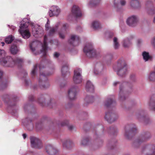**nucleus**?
Returning <instances> with one entry per match:
<instances>
[{
    "label": "nucleus",
    "mask_w": 155,
    "mask_h": 155,
    "mask_svg": "<svg viewBox=\"0 0 155 155\" xmlns=\"http://www.w3.org/2000/svg\"><path fill=\"white\" fill-rule=\"evenodd\" d=\"M5 51L0 49V63L4 66L12 67L15 65H19L23 62V60L20 58H17L14 60L10 57L5 58Z\"/></svg>",
    "instance_id": "nucleus-1"
},
{
    "label": "nucleus",
    "mask_w": 155,
    "mask_h": 155,
    "mask_svg": "<svg viewBox=\"0 0 155 155\" xmlns=\"http://www.w3.org/2000/svg\"><path fill=\"white\" fill-rule=\"evenodd\" d=\"M113 68L114 70L117 72V74L120 77L124 76L127 73V64L123 60H119Z\"/></svg>",
    "instance_id": "nucleus-2"
},
{
    "label": "nucleus",
    "mask_w": 155,
    "mask_h": 155,
    "mask_svg": "<svg viewBox=\"0 0 155 155\" xmlns=\"http://www.w3.org/2000/svg\"><path fill=\"white\" fill-rule=\"evenodd\" d=\"M84 51L86 55L89 58L96 57L97 54L95 50L93 48L92 45L91 43H88L85 45L84 48Z\"/></svg>",
    "instance_id": "nucleus-3"
},
{
    "label": "nucleus",
    "mask_w": 155,
    "mask_h": 155,
    "mask_svg": "<svg viewBox=\"0 0 155 155\" xmlns=\"http://www.w3.org/2000/svg\"><path fill=\"white\" fill-rule=\"evenodd\" d=\"M29 22H26L24 24L21 23L18 30L22 37L25 39H27L30 36V33L29 29L27 28Z\"/></svg>",
    "instance_id": "nucleus-4"
},
{
    "label": "nucleus",
    "mask_w": 155,
    "mask_h": 155,
    "mask_svg": "<svg viewBox=\"0 0 155 155\" xmlns=\"http://www.w3.org/2000/svg\"><path fill=\"white\" fill-rule=\"evenodd\" d=\"M119 116L117 113L114 110H110L106 114L105 119L108 123H111L117 120Z\"/></svg>",
    "instance_id": "nucleus-5"
},
{
    "label": "nucleus",
    "mask_w": 155,
    "mask_h": 155,
    "mask_svg": "<svg viewBox=\"0 0 155 155\" xmlns=\"http://www.w3.org/2000/svg\"><path fill=\"white\" fill-rule=\"evenodd\" d=\"M139 21V18L136 15H133L129 16L127 19L126 23L129 26L134 27L136 26Z\"/></svg>",
    "instance_id": "nucleus-6"
},
{
    "label": "nucleus",
    "mask_w": 155,
    "mask_h": 155,
    "mask_svg": "<svg viewBox=\"0 0 155 155\" xmlns=\"http://www.w3.org/2000/svg\"><path fill=\"white\" fill-rule=\"evenodd\" d=\"M73 80L76 84H80L82 82L81 71L80 69L77 68L74 71Z\"/></svg>",
    "instance_id": "nucleus-7"
},
{
    "label": "nucleus",
    "mask_w": 155,
    "mask_h": 155,
    "mask_svg": "<svg viewBox=\"0 0 155 155\" xmlns=\"http://www.w3.org/2000/svg\"><path fill=\"white\" fill-rule=\"evenodd\" d=\"M142 152L146 155H155V146L148 145L142 148Z\"/></svg>",
    "instance_id": "nucleus-8"
},
{
    "label": "nucleus",
    "mask_w": 155,
    "mask_h": 155,
    "mask_svg": "<svg viewBox=\"0 0 155 155\" xmlns=\"http://www.w3.org/2000/svg\"><path fill=\"white\" fill-rule=\"evenodd\" d=\"M77 88L76 86H72L69 89L67 95L68 98L71 100H74L76 97Z\"/></svg>",
    "instance_id": "nucleus-9"
},
{
    "label": "nucleus",
    "mask_w": 155,
    "mask_h": 155,
    "mask_svg": "<svg viewBox=\"0 0 155 155\" xmlns=\"http://www.w3.org/2000/svg\"><path fill=\"white\" fill-rule=\"evenodd\" d=\"M31 146L32 147L38 149H40L42 147V145L38 138L31 137L30 138Z\"/></svg>",
    "instance_id": "nucleus-10"
},
{
    "label": "nucleus",
    "mask_w": 155,
    "mask_h": 155,
    "mask_svg": "<svg viewBox=\"0 0 155 155\" xmlns=\"http://www.w3.org/2000/svg\"><path fill=\"white\" fill-rule=\"evenodd\" d=\"M47 79L45 77V74L40 73V78L39 79V82L42 86V87L44 88H46L49 86V84L47 81Z\"/></svg>",
    "instance_id": "nucleus-11"
},
{
    "label": "nucleus",
    "mask_w": 155,
    "mask_h": 155,
    "mask_svg": "<svg viewBox=\"0 0 155 155\" xmlns=\"http://www.w3.org/2000/svg\"><path fill=\"white\" fill-rule=\"evenodd\" d=\"M117 84H120L119 99L121 101H123L126 99V97L125 96V93H124L123 91V86L124 85L125 83L120 84L119 82L117 81L113 83V85L114 86H116Z\"/></svg>",
    "instance_id": "nucleus-12"
},
{
    "label": "nucleus",
    "mask_w": 155,
    "mask_h": 155,
    "mask_svg": "<svg viewBox=\"0 0 155 155\" xmlns=\"http://www.w3.org/2000/svg\"><path fill=\"white\" fill-rule=\"evenodd\" d=\"M32 27V31L34 36L43 33L42 28L37 25H34L33 23L30 24Z\"/></svg>",
    "instance_id": "nucleus-13"
},
{
    "label": "nucleus",
    "mask_w": 155,
    "mask_h": 155,
    "mask_svg": "<svg viewBox=\"0 0 155 155\" xmlns=\"http://www.w3.org/2000/svg\"><path fill=\"white\" fill-rule=\"evenodd\" d=\"M60 12V10L58 7L53 6L50 8L48 14L50 17L53 16H58Z\"/></svg>",
    "instance_id": "nucleus-14"
},
{
    "label": "nucleus",
    "mask_w": 155,
    "mask_h": 155,
    "mask_svg": "<svg viewBox=\"0 0 155 155\" xmlns=\"http://www.w3.org/2000/svg\"><path fill=\"white\" fill-rule=\"evenodd\" d=\"M46 150V152L51 155H58L59 154L58 150L51 145L47 146Z\"/></svg>",
    "instance_id": "nucleus-15"
},
{
    "label": "nucleus",
    "mask_w": 155,
    "mask_h": 155,
    "mask_svg": "<svg viewBox=\"0 0 155 155\" xmlns=\"http://www.w3.org/2000/svg\"><path fill=\"white\" fill-rule=\"evenodd\" d=\"M79 38L77 36L73 35L71 36L70 39L69 41L70 43L73 46H76L78 45Z\"/></svg>",
    "instance_id": "nucleus-16"
},
{
    "label": "nucleus",
    "mask_w": 155,
    "mask_h": 155,
    "mask_svg": "<svg viewBox=\"0 0 155 155\" xmlns=\"http://www.w3.org/2000/svg\"><path fill=\"white\" fill-rule=\"evenodd\" d=\"M72 12L73 14L77 17L81 16L82 14L78 6H74L72 8Z\"/></svg>",
    "instance_id": "nucleus-17"
},
{
    "label": "nucleus",
    "mask_w": 155,
    "mask_h": 155,
    "mask_svg": "<svg viewBox=\"0 0 155 155\" xmlns=\"http://www.w3.org/2000/svg\"><path fill=\"white\" fill-rule=\"evenodd\" d=\"M132 45V43L128 38H126L123 39L122 41V45L125 48H128L130 47Z\"/></svg>",
    "instance_id": "nucleus-18"
},
{
    "label": "nucleus",
    "mask_w": 155,
    "mask_h": 155,
    "mask_svg": "<svg viewBox=\"0 0 155 155\" xmlns=\"http://www.w3.org/2000/svg\"><path fill=\"white\" fill-rule=\"evenodd\" d=\"M103 70V66L101 64H97L94 69V73L96 74H99L102 72Z\"/></svg>",
    "instance_id": "nucleus-19"
},
{
    "label": "nucleus",
    "mask_w": 155,
    "mask_h": 155,
    "mask_svg": "<svg viewBox=\"0 0 155 155\" xmlns=\"http://www.w3.org/2000/svg\"><path fill=\"white\" fill-rule=\"evenodd\" d=\"M130 6L134 8H138L141 6L139 0H132L130 2Z\"/></svg>",
    "instance_id": "nucleus-20"
},
{
    "label": "nucleus",
    "mask_w": 155,
    "mask_h": 155,
    "mask_svg": "<svg viewBox=\"0 0 155 155\" xmlns=\"http://www.w3.org/2000/svg\"><path fill=\"white\" fill-rule=\"evenodd\" d=\"M86 89L87 91L91 92H93L94 90V87L92 83L90 81L87 82L86 85Z\"/></svg>",
    "instance_id": "nucleus-21"
},
{
    "label": "nucleus",
    "mask_w": 155,
    "mask_h": 155,
    "mask_svg": "<svg viewBox=\"0 0 155 155\" xmlns=\"http://www.w3.org/2000/svg\"><path fill=\"white\" fill-rule=\"evenodd\" d=\"M47 39V36H45L44 38V44L42 46V49L41 50V52L43 53V54L44 55H46L47 50V44L46 42Z\"/></svg>",
    "instance_id": "nucleus-22"
},
{
    "label": "nucleus",
    "mask_w": 155,
    "mask_h": 155,
    "mask_svg": "<svg viewBox=\"0 0 155 155\" xmlns=\"http://www.w3.org/2000/svg\"><path fill=\"white\" fill-rule=\"evenodd\" d=\"M149 137L148 138L142 137L137 139L134 143V145L136 147H138L140 145L141 143L149 139Z\"/></svg>",
    "instance_id": "nucleus-23"
},
{
    "label": "nucleus",
    "mask_w": 155,
    "mask_h": 155,
    "mask_svg": "<svg viewBox=\"0 0 155 155\" xmlns=\"http://www.w3.org/2000/svg\"><path fill=\"white\" fill-rule=\"evenodd\" d=\"M68 66L67 64L62 67L61 71L63 76H65L66 74L68 73Z\"/></svg>",
    "instance_id": "nucleus-24"
},
{
    "label": "nucleus",
    "mask_w": 155,
    "mask_h": 155,
    "mask_svg": "<svg viewBox=\"0 0 155 155\" xmlns=\"http://www.w3.org/2000/svg\"><path fill=\"white\" fill-rule=\"evenodd\" d=\"M119 3L121 5L123 6L125 5L126 2L124 0H114V4L115 6L116 7H118Z\"/></svg>",
    "instance_id": "nucleus-25"
},
{
    "label": "nucleus",
    "mask_w": 155,
    "mask_h": 155,
    "mask_svg": "<svg viewBox=\"0 0 155 155\" xmlns=\"http://www.w3.org/2000/svg\"><path fill=\"white\" fill-rule=\"evenodd\" d=\"M11 53L15 54L17 53L18 51V49L17 47L15 45H12L10 48Z\"/></svg>",
    "instance_id": "nucleus-26"
},
{
    "label": "nucleus",
    "mask_w": 155,
    "mask_h": 155,
    "mask_svg": "<svg viewBox=\"0 0 155 155\" xmlns=\"http://www.w3.org/2000/svg\"><path fill=\"white\" fill-rule=\"evenodd\" d=\"M92 27L95 29L100 28L101 27V25L99 21H93L91 24Z\"/></svg>",
    "instance_id": "nucleus-27"
},
{
    "label": "nucleus",
    "mask_w": 155,
    "mask_h": 155,
    "mask_svg": "<svg viewBox=\"0 0 155 155\" xmlns=\"http://www.w3.org/2000/svg\"><path fill=\"white\" fill-rule=\"evenodd\" d=\"M39 45H41V43L37 41H33L30 45L31 49L32 51H34L35 50V46Z\"/></svg>",
    "instance_id": "nucleus-28"
},
{
    "label": "nucleus",
    "mask_w": 155,
    "mask_h": 155,
    "mask_svg": "<svg viewBox=\"0 0 155 155\" xmlns=\"http://www.w3.org/2000/svg\"><path fill=\"white\" fill-rule=\"evenodd\" d=\"M148 79L151 81L155 80V70L151 72L148 76Z\"/></svg>",
    "instance_id": "nucleus-29"
},
{
    "label": "nucleus",
    "mask_w": 155,
    "mask_h": 155,
    "mask_svg": "<svg viewBox=\"0 0 155 155\" xmlns=\"http://www.w3.org/2000/svg\"><path fill=\"white\" fill-rule=\"evenodd\" d=\"M14 39V37L11 35H10L5 38V42L6 43L9 44L11 43Z\"/></svg>",
    "instance_id": "nucleus-30"
},
{
    "label": "nucleus",
    "mask_w": 155,
    "mask_h": 155,
    "mask_svg": "<svg viewBox=\"0 0 155 155\" xmlns=\"http://www.w3.org/2000/svg\"><path fill=\"white\" fill-rule=\"evenodd\" d=\"M94 100V97L91 96H87L85 98V101L87 103H92Z\"/></svg>",
    "instance_id": "nucleus-31"
},
{
    "label": "nucleus",
    "mask_w": 155,
    "mask_h": 155,
    "mask_svg": "<svg viewBox=\"0 0 155 155\" xmlns=\"http://www.w3.org/2000/svg\"><path fill=\"white\" fill-rule=\"evenodd\" d=\"M142 56L143 59L145 61H147L150 58V56L149 55V53L145 51L143 52V53Z\"/></svg>",
    "instance_id": "nucleus-32"
},
{
    "label": "nucleus",
    "mask_w": 155,
    "mask_h": 155,
    "mask_svg": "<svg viewBox=\"0 0 155 155\" xmlns=\"http://www.w3.org/2000/svg\"><path fill=\"white\" fill-rule=\"evenodd\" d=\"M114 49H117L119 48L120 46L118 42L117 39L116 38H114Z\"/></svg>",
    "instance_id": "nucleus-33"
},
{
    "label": "nucleus",
    "mask_w": 155,
    "mask_h": 155,
    "mask_svg": "<svg viewBox=\"0 0 155 155\" xmlns=\"http://www.w3.org/2000/svg\"><path fill=\"white\" fill-rule=\"evenodd\" d=\"M45 101V97L44 95H41L38 98V103L42 105Z\"/></svg>",
    "instance_id": "nucleus-34"
},
{
    "label": "nucleus",
    "mask_w": 155,
    "mask_h": 155,
    "mask_svg": "<svg viewBox=\"0 0 155 155\" xmlns=\"http://www.w3.org/2000/svg\"><path fill=\"white\" fill-rule=\"evenodd\" d=\"M115 103V101H113V100L109 98L105 102L104 104L105 106L107 107H108L111 104Z\"/></svg>",
    "instance_id": "nucleus-35"
},
{
    "label": "nucleus",
    "mask_w": 155,
    "mask_h": 155,
    "mask_svg": "<svg viewBox=\"0 0 155 155\" xmlns=\"http://www.w3.org/2000/svg\"><path fill=\"white\" fill-rule=\"evenodd\" d=\"M149 106L151 109L155 110V100L153 99H150Z\"/></svg>",
    "instance_id": "nucleus-36"
},
{
    "label": "nucleus",
    "mask_w": 155,
    "mask_h": 155,
    "mask_svg": "<svg viewBox=\"0 0 155 155\" xmlns=\"http://www.w3.org/2000/svg\"><path fill=\"white\" fill-rule=\"evenodd\" d=\"M101 1V0H92L90 2V5L92 6H94L99 4Z\"/></svg>",
    "instance_id": "nucleus-37"
},
{
    "label": "nucleus",
    "mask_w": 155,
    "mask_h": 155,
    "mask_svg": "<svg viewBox=\"0 0 155 155\" xmlns=\"http://www.w3.org/2000/svg\"><path fill=\"white\" fill-rule=\"evenodd\" d=\"M57 27H53L51 29L49 32V35H53L57 30Z\"/></svg>",
    "instance_id": "nucleus-38"
},
{
    "label": "nucleus",
    "mask_w": 155,
    "mask_h": 155,
    "mask_svg": "<svg viewBox=\"0 0 155 155\" xmlns=\"http://www.w3.org/2000/svg\"><path fill=\"white\" fill-rule=\"evenodd\" d=\"M37 68V65H36L34 66V67L31 72V75L32 76H34L35 74V73Z\"/></svg>",
    "instance_id": "nucleus-39"
},
{
    "label": "nucleus",
    "mask_w": 155,
    "mask_h": 155,
    "mask_svg": "<svg viewBox=\"0 0 155 155\" xmlns=\"http://www.w3.org/2000/svg\"><path fill=\"white\" fill-rule=\"evenodd\" d=\"M88 141V140L87 138L84 139L82 140L81 144L83 145H86Z\"/></svg>",
    "instance_id": "nucleus-40"
},
{
    "label": "nucleus",
    "mask_w": 155,
    "mask_h": 155,
    "mask_svg": "<svg viewBox=\"0 0 155 155\" xmlns=\"http://www.w3.org/2000/svg\"><path fill=\"white\" fill-rule=\"evenodd\" d=\"M63 147H66L67 144L68 143V141L67 140H63L62 141Z\"/></svg>",
    "instance_id": "nucleus-41"
},
{
    "label": "nucleus",
    "mask_w": 155,
    "mask_h": 155,
    "mask_svg": "<svg viewBox=\"0 0 155 155\" xmlns=\"http://www.w3.org/2000/svg\"><path fill=\"white\" fill-rule=\"evenodd\" d=\"M151 43L154 47L155 48V37H154L152 39L151 41Z\"/></svg>",
    "instance_id": "nucleus-42"
},
{
    "label": "nucleus",
    "mask_w": 155,
    "mask_h": 155,
    "mask_svg": "<svg viewBox=\"0 0 155 155\" xmlns=\"http://www.w3.org/2000/svg\"><path fill=\"white\" fill-rule=\"evenodd\" d=\"M68 26L67 24L66 23L64 24L63 25L62 29L63 30H65L66 28L68 27Z\"/></svg>",
    "instance_id": "nucleus-43"
},
{
    "label": "nucleus",
    "mask_w": 155,
    "mask_h": 155,
    "mask_svg": "<svg viewBox=\"0 0 155 155\" xmlns=\"http://www.w3.org/2000/svg\"><path fill=\"white\" fill-rule=\"evenodd\" d=\"M59 37L60 38L63 39L64 38L65 36L64 34H63L61 32H60L59 33Z\"/></svg>",
    "instance_id": "nucleus-44"
},
{
    "label": "nucleus",
    "mask_w": 155,
    "mask_h": 155,
    "mask_svg": "<svg viewBox=\"0 0 155 155\" xmlns=\"http://www.w3.org/2000/svg\"><path fill=\"white\" fill-rule=\"evenodd\" d=\"M130 78L133 80H134L135 79L136 77L134 74H132L130 76Z\"/></svg>",
    "instance_id": "nucleus-45"
},
{
    "label": "nucleus",
    "mask_w": 155,
    "mask_h": 155,
    "mask_svg": "<svg viewBox=\"0 0 155 155\" xmlns=\"http://www.w3.org/2000/svg\"><path fill=\"white\" fill-rule=\"evenodd\" d=\"M66 84V82H64V83L62 81H61V83L60 84V86L61 87H63Z\"/></svg>",
    "instance_id": "nucleus-46"
},
{
    "label": "nucleus",
    "mask_w": 155,
    "mask_h": 155,
    "mask_svg": "<svg viewBox=\"0 0 155 155\" xmlns=\"http://www.w3.org/2000/svg\"><path fill=\"white\" fill-rule=\"evenodd\" d=\"M59 55V54L57 52H55L54 54V56L55 58H58Z\"/></svg>",
    "instance_id": "nucleus-47"
},
{
    "label": "nucleus",
    "mask_w": 155,
    "mask_h": 155,
    "mask_svg": "<svg viewBox=\"0 0 155 155\" xmlns=\"http://www.w3.org/2000/svg\"><path fill=\"white\" fill-rule=\"evenodd\" d=\"M49 25H48V24H46L45 25L46 30H48L49 29Z\"/></svg>",
    "instance_id": "nucleus-48"
},
{
    "label": "nucleus",
    "mask_w": 155,
    "mask_h": 155,
    "mask_svg": "<svg viewBox=\"0 0 155 155\" xmlns=\"http://www.w3.org/2000/svg\"><path fill=\"white\" fill-rule=\"evenodd\" d=\"M136 130V128H133V129H132L130 130V133L132 132L133 131L135 130Z\"/></svg>",
    "instance_id": "nucleus-49"
},
{
    "label": "nucleus",
    "mask_w": 155,
    "mask_h": 155,
    "mask_svg": "<svg viewBox=\"0 0 155 155\" xmlns=\"http://www.w3.org/2000/svg\"><path fill=\"white\" fill-rule=\"evenodd\" d=\"M30 125H31V128H29V130H32L33 129V125H32V124L31 123L30 124Z\"/></svg>",
    "instance_id": "nucleus-50"
},
{
    "label": "nucleus",
    "mask_w": 155,
    "mask_h": 155,
    "mask_svg": "<svg viewBox=\"0 0 155 155\" xmlns=\"http://www.w3.org/2000/svg\"><path fill=\"white\" fill-rule=\"evenodd\" d=\"M3 72L2 71L0 70V78H1L2 76Z\"/></svg>",
    "instance_id": "nucleus-51"
},
{
    "label": "nucleus",
    "mask_w": 155,
    "mask_h": 155,
    "mask_svg": "<svg viewBox=\"0 0 155 155\" xmlns=\"http://www.w3.org/2000/svg\"><path fill=\"white\" fill-rule=\"evenodd\" d=\"M22 136L24 139H25L26 137V135L25 134H23Z\"/></svg>",
    "instance_id": "nucleus-52"
},
{
    "label": "nucleus",
    "mask_w": 155,
    "mask_h": 155,
    "mask_svg": "<svg viewBox=\"0 0 155 155\" xmlns=\"http://www.w3.org/2000/svg\"><path fill=\"white\" fill-rule=\"evenodd\" d=\"M68 128L69 129L71 130L73 128V126L72 125L69 126Z\"/></svg>",
    "instance_id": "nucleus-53"
},
{
    "label": "nucleus",
    "mask_w": 155,
    "mask_h": 155,
    "mask_svg": "<svg viewBox=\"0 0 155 155\" xmlns=\"http://www.w3.org/2000/svg\"><path fill=\"white\" fill-rule=\"evenodd\" d=\"M107 58L109 59H111L112 58V56L111 55L107 56Z\"/></svg>",
    "instance_id": "nucleus-54"
},
{
    "label": "nucleus",
    "mask_w": 155,
    "mask_h": 155,
    "mask_svg": "<svg viewBox=\"0 0 155 155\" xmlns=\"http://www.w3.org/2000/svg\"><path fill=\"white\" fill-rule=\"evenodd\" d=\"M1 43V44H2V46H4V45H5V43H4V42H2Z\"/></svg>",
    "instance_id": "nucleus-55"
},
{
    "label": "nucleus",
    "mask_w": 155,
    "mask_h": 155,
    "mask_svg": "<svg viewBox=\"0 0 155 155\" xmlns=\"http://www.w3.org/2000/svg\"><path fill=\"white\" fill-rule=\"evenodd\" d=\"M125 135L127 137L128 136H127V132H126Z\"/></svg>",
    "instance_id": "nucleus-56"
},
{
    "label": "nucleus",
    "mask_w": 155,
    "mask_h": 155,
    "mask_svg": "<svg viewBox=\"0 0 155 155\" xmlns=\"http://www.w3.org/2000/svg\"><path fill=\"white\" fill-rule=\"evenodd\" d=\"M49 23H50V21H49V20H48V21H47V22L46 24H48V25H49Z\"/></svg>",
    "instance_id": "nucleus-57"
},
{
    "label": "nucleus",
    "mask_w": 155,
    "mask_h": 155,
    "mask_svg": "<svg viewBox=\"0 0 155 155\" xmlns=\"http://www.w3.org/2000/svg\"><path fill=\"white\" fill-rule=\"evenodd\" d=\"M153 22L154 23H155V16H154V19L153 20Z\"/></svg>",
    "instance_id": "nucleus-58"
},
{
    "label": "nucleus",
    "mask_w": 155,
    "mask_h": 155,
    "mask_svg": "<svg viewBox=\"0 0 155 155\" xmlns=\"http://www.w3.org/2000/svg\"><path fill=\"white\" fill-rule=\"evenodd\" d=\"M40 70H41V66L39 67Z\"/></svg>",
    "instance_id": "nucleus-59"
},
{
    "label": "nucleus",
    "mask_w": 155,
    "mask_h": 155,
    "mask_svg": "<svg viewBox=\"0 0 155 155\" xmlns=\"http://www.w3.org/2000/svg\"><path fill=\"white\" fill-rule=\"evenodd\" d=\"M29 125H28V126H27V127L28 128V127H29Z\"/></svg>",
    "instance_id": "nucleus-60"
},
{
    "label": "nucleus",
    "mask_w": 155,
    "mask_h": 155,
    "mask_svg": "<svg viewBox=\"0 0 155 155\" xmlns=\"http://www.w3.org/2000/svg\"><path fill=\"white\" fill-rule=\"evenodd\" d=\"M15 28V27H13V29H14Z\"/></svg>",
    "instance_id": "nucleus-61"
},
{
    "label": "nucleus",
    "mask_w": 155,
    "mask_h": 155,
    "mask_svg": "<svg viewBox=\"0 0 155 155\" xmlns=\"http://www.w3.org/2000/svg\"><path fill=\"white\" fill-rule=\"evenodd\" d=\"M36 126L37 127H38V126L37 125H36Z\"/></svg>",
    "instance_id": "nucleus-62"
}]
</instances>
